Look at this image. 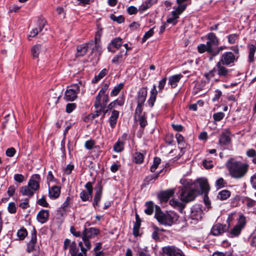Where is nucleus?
I'll return each mask as SVG.
<instances>
[{
  "instance_id": "1",
  "label": "nucleus",
  "mask_w": 256,
  "mask_h": 256,
  "mask_svg": "<svg viewBox=\"0 0 256 256\" xmlns=\"http://www.w3.org/2000/svg\"><path fill=\"white\" fill-rule=\"evenodd\" d=\"M230 175L235 179L244 178L248 172L249 165L233 158H230L226 163Z\"/></svg>"
},
{
  "instance_id": "2",
  "label": "nucleus",
  "mask_w": 256,
  "mask_h": 256,
  "mask_svg": "<svg viewBox=\"0 0 256 256\" xmlns=\"http://www.w3.org/2000/svg\"><path fill=\"white\" fill-rule=\"evenodd\" d=\"M40 176L38 174L32 175L28 180L26 186H22L20 188V192L28 198L32 197L35 192L40 188Z\"/></svg>"
},
{
  "instance_id": "3",
  "label": "nucleus",
  "mask_w": 256,
  "mask_h": 256,
  "mask_svg": "<svg viewBox=\"0 0 256 256\" xmlns=\"http://www.w3.org/2000/svg\"><path fill=\"white\" fill-rule=\"evenodd\" d=\"M154 217L158 222L166 226H172L178 220V216L174 212H163L160 207L156 206L155 207Z\"/></svg>"
},
{
  "instance_id": "4",
  "label": "nucleus",
  "mask_w": 256,
  "mask_h": 256,
  "mask_svg": "<svg viewBox=\"0 0 256 256\" xmlns=\"http://www.w3.org/2000/svg\"><path fill=\"white\" fill-rule=\"evenodd\" d=\"M180 182L182 185L181 188H178L180 200L184 202H190L192 200V180L184 177Z\"/></svg>"
},
{
  "instance_id": "5",
  "label": "nucleus",
  "mask_w": 256,
  "mask_h": 256,
  "mask_svg": "<svg viewBox=\"0 0 256 256\" xmlns=\"http://www.w3.org/2000/svg\"><path fill=\"white\" fill-rule=\"evenodd\" d=\"M193 185L194 188H193V195L194 192H198L199 194L203 193H208L210 190V186L208 184V180L204 178H200L193 182Z\"/></svg>"
},
{
  "instance_id": "6",
  "label": "nucleus",
  "mask_w": 256,
  "mask_h": 256,
  "mask_svg": "<svg viewBox=\"0 0 256 256\" xmlns=\"http://www.w3.org/2000/svg\"><path fill=\"white\" fill-rule=\"evenodd\" d=\"M100 230L96 228H85L82 232V240L85 246L91 248V244L89 240L98 235Z\"/></svg>"
},
{
  "instance_id": "7",
  "label": "nucleus",
  "mask_w": 256,
  "mask_h": 256,
  "mask_svg": "<svg viewBox=\"0 0 256 256\" xmlns=\"http://www.w3.org/2000/svg\"><path fill=\"white\" fill-rule=\"evenodd\" d=\"M80 85L82 83L80 82L68 86L65 92L64 99L66 101L74 100L80 92Z\"/></svg>"
},
{
  "instance_id": "8",
  "label": "nucleus",
  "mask_w": 256,
  "mask_h": 256,
  "mask_svg": "<svg viewBox=\"0 0 256 256\" xmlns=\"http://www.w3.org/2000/svg\"><path fill=\"white\" fill-rule=\"evenodd\" d=\"M246 224V218L243 215H240L238 220V223L230 231L231 238L238 236Z\"/></svg>"
},
{
  "instance_id": "9",
  "label": "nucleus",
  "mask_w": 256,
  "mask_h": 256,
  "mask_svg": "<svg viewBox=\"0 0 256 256\" xmlns=\"http://www.w3.org/2000/svg\"><path fill=\"white\" fill-rule=\"evenodd\" d=\"M224 65L221 62H218L216 64L217 69L214 68L207 74L206 77L208 78H212L214 76V74L216 72L219 76H226L228 72V70Z\"/></svg>"
},
{
  "instance_id": "10",
  "label": "nucleus",
  "mask_w": 256,
  "mask_h": 256,
  "mask_svg": "<svg viewBox=\"0 0 256 256\" xmlns=\"http://www.w3.org/2000/svg\"><path fill=\"white\" fill-rule=\"evenodd\" d=\"M208 41L206 43L208 48V52L210 54L213 49L218 46L220 41L214 32H210L206 36Z\"/></svg>"
},
{
  "instance_id": "11",
  "label": "nucleus",
  "mask_w": 256,
  "mask_h": 256,
  "mask_svg": "<svg viewBox=\"0 0 256 256\" xmlns=\"http://www.w3.org/2000/svg\"><path fill=\"white\" fill-rule=\"evenodd\" d=\"M238 56H236L231 52H224L221 56L220 62L223 64L230 66L237 60Z\"/></svg>"
},
{
  "instance_id": "12",
  "label": "nucleus",
  "mask_w": 256,
  "mask_h": 256,
  "mask_svg": "<svg viewBox=\"0 0 256 256\" xmlns=\"http://www.w3.org/2000/svg\"><path fill=\"white\" fill-rule=\"evenodd\" d=\"M87 44L88 51H90L91 54L94 53L96 56L98 57L101 55L102 50L100 42L92 40L88 42Z\"/></svg>"
},
{
  "instance_id": "13",
  "label": "nucleus",
  "mask_w": 256,
  "mask_h": 256,
  "mask_svg": "<svg viewBox=\"0 0 256 256\" xmlns=\"http://www.w3.org/2000/svg\"><path fill=\"white\" fill-rule=\"evenodd\" d=\"M36 232L34 228L31 232L30 240L27 244L26 252L28 253H30L36 250Z\"/></svg>"
},
{
  "instance_id": "14",
  "label": "nucleus",
  "mask_w": 256,
  "mask_h": 256,
  "mask_svg": "<svg viewBox=\"0 0 256 256\" xmlns=\"http://www.w3.org/2000/svg\"><path fill=\"white\" fill-rule=\"evenodd\" d=\"M163 252L166 256H184L180 250L174 246L163 248Z\"/></svg>"
},
{
  "instance_id": "15",
  "label": "nucleus",
  "mask_w": 256,
  "mask_h": 256,
  "mask_svg": "<svg viewBox=\"0 0 256 256\" xmlns=\"http://www.w3.org/2000/svg\"><path fill=\"white\" fill-rule=\"evenodd\" d=\"M175 189H169L160 192L158 197L161 202H166L174 194Z\"/></svg>"
},
{
  "instance_id": "16",
  "label": "nucleus",
  "mask_w": 256,
  "mask_h": 256,
  "mask_svg": "<svg viewBox=\"0 0 256 256\" xmlns=\"http://www.w3.org/2000/svg\"><path fill=\"white\" fill-rule=\"evenodd\" d=\"M122 44V39L120 38H116L112 40L108 46V52H115L116 50L119 49Z\"/></svg>"
},
{
  "instance_id": "17",
  "label": "nucleus",
  "mask_w": 256,
  "mask_h": 256,
  "mask_svg": "<svg viewBox=\"0 0 256 256\" xmlns=\"http://www.w3.org/2000/svg\"><path fill=\"white\" fill-rule=\"evenodd\" d=\"M148 88L146 87H142L138 90L136 97L137 104H144L147 96Z\"/></svg>"
},
{
  "instance_id": "18",
  "label": "nucleus",
  "mask_w": 256,
  "mask_h": 256,
  "mask_svg": "<svg viewBox=\"0 0 256 256\" xmlns=\"http://www.w3.org/2000/svg\"><path fill=\"white\" fill-rule=\"evenodd\" d=\"M227 229L226 225L224 226L218 223L212 226L211 230V234L214 236H217L223 234Z\"/></svg>"
},
{
  "instance_id": "19",
  "label": "nucleus",
  "mask_w": 256,
  "mask_h": 256,
  "mask_svg": "<svg viewBox=\"0 0 256 256\" xmlns=\"http://www.w3.org/2000/svg\"><path fill=\"white\" fill-rule=\"evenodd\" d=\"M230 142V132L228 130L222 132L219 138V144L222 146H228Z\"/></svg>"
},
{
  "instance_id": "20",
  "label": "nucleus",
  "mask_w": 256,
  "mask_h": 256,
  "mask_svg": "<svg viewBox=\"0 0 256 256\" xmlns=\"http://www.w3.org/2000/svg\"><path fill=\"white\" fill-rule=\"evenodd\" d=\"M60 95L56 94L54 90L50 92V96L48 100L49 105L55 106L59 102Z\"/></svg>"
},
{
  "instance_id": "21",
  "label": "nucleus",
  "mask_w": 256,
  "mask_h": 256,
  "mask_svg": "<svg viewBox=\"0 0 256 256\" xmlns=\"http://www.w3.org/2000/svg\"><path fill=\"white\" fill-rule=\"evenodd\" d=\"M150 92V96L147 101V104L150 107L152 108L156 100V96L158 94V91L156 89V85L153 86V87L152 88Z\"/></svg>"
},
{
  "instance_id": "22",
  "label": "nucleus",
  "mask_w": 256,
  "mask_h": 256,
  "mask_svg": "<svg viewBox=\"0 0 256 256\" xmlns=\"http://www.w3.org/2000/svg\"><path fill=\"white\" fill-rule=\"evenodd\" d=\"M119 114V112L116 110H112V111L111 116L109 118L108 122L112 129L115 128L116 126Z\"/></svg>"
},
{
  "instance_id": "23",
  "label": "nucleus",
  "mask_w": 256,
  "mask_h": 256,
  "mask_svg": "<svg viewBox=\"0 0 256 256\" xmlns=\"http://www.w3.org/2000/svg\"><path fill=\"white\" fill-rule=\"evenodd\" d=\"M102 186L100 184L98 185L96 189V193L94 198L93 205L99 206L98 203L100 200L102 196Z\"/></svg>"
},
{
  "instance_id": "24",
  "label": "nucleus",
  "mask_w": 256,
  "mask_h": 256,
  "mask_svg": "<svg viewBox=\"0 0 256 256\" xmlns=\"http://www.w3.org/2000/svg\"><path fill=\"white\" fill-rule=\"evenodd\" d=\"M48 210H43L39 212L36 218L38 222L41 224H44L48 220Z\"/></svg>"
},
{
  "instance_id": "25",
  "label": "nucleus",
  "mask_w": 256,
  "mask_h": 256,
  "mask_svg": "<svg viewBox=\"0 0 256 256\" xmlns=\"http://www.w3.org/2000/svg\"><path fill=\"white\" fill-rule=\"evenodd\" d=\"M194 209V211L193 210V224H196L202 220L203 212L202 210L198 206H195Z\"/></svg>"
},
{
  "instance_id": "26",
  "label": "nucleus",
  "mask_w": 256,
  "mask_h": 256,
  "mask_svg": "<svg viewBox=\"0 0 256 256\" xmlns=\"http://www.w3.org/2000/svg\"><path fill=\"white\" fill-rule=\"evenodd\" d=\"M182 77V75L181 74H175L170 76L168 78V84L172 88H175Z\"/></svg>"
},
{
  "instance_id": "27",
  "label": "nucleus",
  "mask_w": 256,
  "mask_h": 256,
  "mask_svg": "<svg viewBox=\"0 0 256 256\" xmlns=\"http://www.w3.org/2000/svg\"><path fill=\"white\" fill-rule=\"evenodd\" d=\"M109 101V96L108 95H104L100 96L99 98V101L98 103H97V96L96 98V101L94 104V106L95 108H99L100 107H102V106H106L107 103Z\"/></svg>"
},
{
  "instance_id": "28",
  "label": "nucleus",
  "mask_w": 256,
  "mask_h": 256,
  "mask_svg": "<svg viewBox=\"0 0 256 256\" xmlns=\"http://www.w3.org/2000/svg\"><path fill=\"white\" fill-rule=\"evenodd\" d=\"M60 193V188L58 186H53L49 190V196L50 198H58Z\"/></svg>"
},
{
  "instance_id": "29",
  "label": "nucleus",
  "mask_w": 256,
  "mask_h": 256,
  "mask_svg": "<svg viewBox=\"0 0 256 256\" xmlns=\"http://www.w3.org/2000/svg\"><path fill=\"white\" fill-rule=\"evenodd\" d=\"M141 224V220L138 215L136 214V222L134 224L133 227V234L135 236H139V230Z\"/></svg>"
},
{
  "instance_id": "30",
  "label": "nucleus",
  "mask_w": 256,
  "mask_h": 256,
  "mask_svg": "<svg viewBox=\"0 0 256 256\" xmlns=\"http://www.w3.org/2000/svg\"><path fill=\"white\" fill-rule=\"evenodd\" d=\"M169 203L174 208L178 210L181 212H182V210L185 206L184 204L175 199H172L170 200Z\"/></svg>"
},
{
  "instance_id": "31",
  "label": "nucleus",
  "mask_w": 256,
  "mask_h": 256,
  "mask_svg": "<svg viewBox=\"0 0 256 256\" xmlns=\"http://www.w3.org/2000/svg\"><path fill=\"white\" fill-rule=\"evenodd\" d=\"M158 0H146L139 8V10L140 12H143L146 10L147 9L150 8L152 4L156 3Z\"/></svg>"
},
{
  "instance_id": "32",
  "label": "nucleus",
  "mask_w": 256,
  "mask_h": 256,
  "mask_svg": "<svg viewBox=\"0 0 256 256\" xmlns=\"http://www.w3.org/2000/svg\"><path fill=\"white\" fill-rule=\"evenodd\" d=\"M88 51L87 44L78 46L77 47V53L76 56H84Z\"/></svg>"
},
{
  "instance_id": "33",
  "label": "nucleus",
  "mask_w": 256,
  "mask_h": 256,
  "mask_svg": "<svg viewBox=\"0 0 256 256\" xmlns=\"http://www.w3.org/2000/svg\"><path fill=\"white\" fill-rule=\"evenodd\" d=\"M78 249L76 248V244L74 242H72L70 249V253L71 256H79V255L80 256H86V255L80 252L78 254Z\"/></svg>"
},
{
  "instance_id": "34",
  "label": "nucleus",
  "mask_w": 256,
  "mask_h": 256,
  "mask_svg": "<svg viewBox=\"0 0 256 256\" xmlns=\"http://www.w3.org/2000/svg\"><path fill=\"white\" fill-rule=\"evenodd\" d=\"M187 5H178V8L172 12V17L177 19L178 16L181 14L186 8Z\"/></svg>"
},
{
  "instance_id": "35",
  "label": "nucleus",
  "mask_w": 256,
  "mask_h": 256,
  "mask_svg": "<svg viewBox=\"0 0 256 256\" xmlns=\"http://www.w3.org/2000/svg\"><path fill=\"white\" fill-rule=\"evenodd\" d=\"M163 170H160L157 174H154L146 176L144 180L145 184H148L150 182H152L156 180L159 176L160 174L162 172Z\"/></svg>"
},
{
  "instance_id": "36",
  "label": "nucleus",
  "mask_w": 256,
  "mask_h": 256,
  "mask_svg": "<svg viewBox=\"0 0 256 256\" xmlns=\"http://www.w3.org/2000/svg\"><path fill=\"white\" fill-rule=\"evenodd\" d=\"M156 206H154V203L152 201L146 202V208L144 210L145 213L148 215H151L153 213Z\"/></svg>"
},
{
  "instance_id": "37",
  "label": "nucleus",
  "mask_w": 256,
  "mask_h": 256,
  "mask_svg": "<svg viewBox=\"0 0 256 256\" xmlns=\"http://www.w3.org/2000/svg\"><path fill=\"white\" fill-rule=\"evenodd\" d=\"M230 192L228 190H222L218 192V198L222 200H224L230 198Z\"/></svg>"
},
{
  "instance_id": "38",
  "label": "nucleus",
  "mask_w": 256,
  "mask_h": 256,
  "mask_svg": "<svg viewBox=\"0 0 256 256\" xmlns=\"http://www.w3.org/2000/svg\"><path fill=\"white\" fill-rule=\"evenodd\" d=\"M124 100L123 98L116 99L111 102L108 106V108L110 109H112L116 107L117 106H122L124 104Z\"/></svg>"
},
{
  "instance_id": "39",
  "label": "nucleus",
  "mask_w": 256,
  "mask_h": 256,
  "mask_svg": "<svg viewBox=\"0 0 256 256\" xmlns=\"http://www.w3.org/2000/svg\"><path fill=\"white\" fill-rule=\"evenodd\" d=\"M42 46L40 44H36L32 46L31 49L32 54L34 58L38 57V55L41 52Z\"/></svg>"
},
{
  "instance_id": "40",
  "label": "nucleus",
  "mask_w": 256,
  "mask_h": 256,
  "mask_svg": "<svg viewBox=\"0 0 256 256\" xmlns=\"http://www.w3.org/2000/svg\"><path fill=\"white\" fill-rule=\"evenodd\" d=\"M124 86V84L122 82L116 86L110 92V96H116L120 93V91L123 88Z\"/></svg>"
},
{
  "instance_id": "41",
  "label": "nucleus",
  "mask_w": 256,
  "mask_h": 256,
  "mask_svg": "<svg viewBox=\"0 0 256 256\" xmlns=\"http://www.w3.org/2000/svg\"><path fill=\"white\" fill-rule=\"evenodd\" d=\"M108 72L106 69H103L100 72L98 76H95V77L92 79V83H96L98 81L104 77L108 74Z\"/></svg>"
},
{
  "instance_id": "42",
  "label": "nucleus",
  "mask_w": 256,
  "mask_h": 256,
  "mask_svg": "<svg viewBox=\"0 0 256 256\" xmlns=\"http://www.w3.org/2000/svg\"><path fill=\"white\" fill-rule=\"evenodd\" d=\"M249 54L248 60L250 62H252L254 59V54L256 50V47L254 44L250 45L248 46Z\"/></svg>"
},
{
  "instance_id": "43",
  "label": "nucleus",
  "mask_w": 256,
  "mask_h": 256,
  "mask_svg": "<svg viewBox=\"0 0 256 256\" xmlns=\"http://www.w3.org/2000/svg\"><path fill=\"white\" fill-rule=\"evenodd\" d=\"M144 159V154L143 153L136 152L134 154V161L136 164H142Z\"/></svg>"
},
{
  "instance_id": "44",
  "label": "nucleus",
  "mask_w": 256,
  "mask_h": 256,
  "mask_svg": "<svg viewBox=\"0 0 256 256\" xmlns=\"http://www.w3.org/2000/svg\"><path fill=\"white\" fill-rule=\"evenodd\" d=\"M144 104H137V106L134 112V119L137 120V117L142 116V113L143 110V106Z\"/></svg>"
},
{
  "instance_id": "45",
  "label": "nucleus",
  "mask_w": 256,
  "mask_h": 256,
  "mask_svg": "<svg viewBox=\"0 0 256 256\" xmlns=\"http://www.w3.org/2000/svg\"><path fill=\"white\" fill-rule=\"evenodd\" d=\"M226 48V46H220L219 47H218L217 46L215 47L213 49L212 52H211L210 54L211 56L210 59H212V57L216 56L220 52V51L223 50Z\"/></svg>"
},
{
  "instance_id": "46",
  "label": "nucleus",
  "mask_w": 256,
  "mask_h": 256,
  "mask_svg": "<svg viewBox=\"0 0 256 256\" xmlns=\"http://www.w3.org/2000/svg\"><path fill=\"white\" fill-rule=\"evenodd\" d=\"M28 235L26 230L22 227L17 232V236L18 237L20 240H24L26 236Z\"/></svg>"
},
{
  "instance_id": "47",
  "label": "nucleus",
  "mask_w": 256,
  "mask_h": 256,
  "mask_svg": "<svg viewBox=\"0 0 256 256\" xmlns=\"http://www.w3.org/2000/svg\"><path fill=\"white\" fill-rule=\"evenodd\" d=\"M246 156L252 158L253 163L256 164V152L254 149L250 148L246 152Z\"/></svg>"
},
{
  "instance_id": "48",
  "label": "nucleus",
  "mask_w": 256,
  "mask_h": 256,
  "mask_svg": "<svg viewBox=\"0 0 256 256\" xmlns=\"http://www.w3.org/2000/svg\"><path fill=\"white\" fill-rule=\"evenodd\" d=\"M161 160L160 158L155 157L154 160L153 164L151 166L150 170L151 172H154L158 168V165L160 164Z\"/></svg>"
},
{
  "instance_id": "49",
  "label": "nucleus",
  "mask_w": 256,
  "mask_h": 256,
  "mask_svg": "<svg viewBox=\"0 0 256 256\" xmlns=\"http://www.w3.org/2000/svg\"><path fill=\"white\" fill-rule=\"evenodd\" d=\"M123 54L122 52L115 56L112 60V62L115 64H118L123 61Z\"/></svg>"
},
{
  "instance_id": "50",
  "label": "nucleus",
  "mask_w": 256,
  "mask_h": 256,
  "mask_svg": "<svg viewBox=\"0 0 256 256\" xmlns=\"http://www.w3.org/2000/svg\"><path fill=\"white\" fill-rule=\"evenodd\" d=\"M108 86L107 84H104V86L99 91L98 94L97 96V103H98L99 101V98L100 96H104V95H108V94H106V92L108 90Z\"/></svg>"
},
{
  "instance_id": "51",
  "label": "nucleus",
  "mask_w": 256,
  "mask_h": 256,
  "mask_svg": "<svg viewBox=\"0 0 256 256\" xmlns=\"http://www.w3.org/2000/svg\"><path fill=\"white\" fill-rule=\"evenodd\" d=\"M124 150V143L122 142L118 141L114 146V150L117 152H121Z\"/></svg>"
},
{
  "instance_id": "52",
  "label": "nucleus",
  "mask_w": 256,
  "mask_h": 256,
  "mask_svg": "<svg viewBox=\"0 0 256 256\" xmlns=\"http://www.w3.org/2000/svg\"><path fill=\"white\" fill-rule=\"evenodd\" d=\"M137 118L140 122V127L144 128L148 124L145 114H144L142 116L137 117Z\"/></svg>"
},
{
  "instance_id": "53",
  "label": "nucleus",
  "mask_w": 256,
  "mask_h": 256,
  "mask_svg": "<svg viewBox=\"0 0 256 256\" xmlns=\"http://www.w3.org/2000/svg\"><path fill=\"white\" fill-rule=\"evenodd\" d=\"M110 18L113 21L116 22L118 24L123 22L124 20V18L122 16H116L114 14H112L110 16Z\"/></svg>"
},
{
  "instance_id": "54",
  "label": "nucleus",
  "mask_w": 256,
  "mask_h": 256,
  "mask_svg": "<svg viewBox=\"0 0 256 256\" xmlns=\"http://www.w3.org/2000/svg\"><path fill=\"white\" fill-rule=\"evenodd\" d=\"M226 184V182L222 178H220L218 179L216 182V186L217 188H224Z\"/></svg>"
},
{
  "instance_id": "55",
  "label": "nucleus",
  "mask_w": 256,
  "mask_h": 256,
  "mask_svg": "<svg viewBox=\"0 0 256 256\" xmlns=\"http://www.w3.org/2000/svg\"><path fill=\"white\" fill-rule=\"evenodd\" d=\"M154 28H150L148 31L146 32L142 38V42H146L148 38L152 36L154 34Z\"/></svg>"
},
{
  "instance_id": "56",
  "label": "nucleus",
  "mask_w": 256,
  "mask_h": 256,
  "mask_svg": "<svg viewBox=\"0 0 256 256\" xmlns=\"http://www.w3.org/2000/svg\"><path fill=\"white\" fill-rule=\"evenodd\" d=\"M76 107V104L75 103H68L66 104V111L67 113L72 112Z\"/></svg>"
},
{
  "instance_id": "57",
  "label": "nucleus",
  "mask_w": 256,
  "mask_h": 256,
  "mask_svg": "<svg viewBox=\"0 0 256 256\" xmlns=\"http://www.w3.org/2000/svg\"><path fill=\"white\" fill-rule=\"evenodd\" d=\"M225 114L222 112H218L214 114L213 118L214 120L219 122L221 120L224 116Z\"/></svg>"
},
{
  "instance_id": "58",
  "label": "nucleus",
  "mask_w": 256,
  "mask_h": 256,
  "mask_svg": "<svg viewBox=\"0 0 256 256\" xmlns=\"http://www.w3.org/2000/svg\"><path fill=\"white\" fill-rule=\"evenodd\" d=\"M102 28L98 26V30L96 32L94 40L100 42V38L102 35Z\"/></svg>"
},
{
  "instance_id": "59",
  "label": "nucleus",
  "mask_w": 256,
  "mask_h": 256,
  "mask_svg": "<svg viewBox=\"0 0 256 256\" xmlns=\"http://www.w3.org/2000/svg\"><path fill=\"white\" fill-rule=\"evenodd\" d=\"M153 228H154V232H152V238L155 240L159 239V238H159V232H160L159 228H158L156 226H154L153 227Z\"/></svg>"
},
{
  "instance_id": "60",
  "label": "nucleus",
  "mask_w": 256,
  "mask_h": 256,
  "mask_svg": "<svg viewBox=\"0 0 256 256\" xmlns=\"http://www.w3.org/2000/svg\"><path fill=\"white\" fill-rule=\"evenodd\" d=\"M238 38V36L236 34H231L228 36V42L230 44L235 43L236 40Z\"/></svg>"
},
{
  "instance_id": "61",
  "label": "nucleus",
  "mask_w": 256,
  "mask_h": 256,
  "mask_svg": "<svg viewBox=\"0 0 256 256\" xmlns=\"http://www.w3.org/2000/svg\"><path fill=\"white\" fill-rule=\"evenodd\" d=\"M8 212L10 214L16 213V208L15 204L14 202H10L8 204Z\"/></svg>"
},
{
  "instance_id": "62",
  "label": "nucleus",
  "mask_w": 256,
  "mask_h": 256,
  "mask_svg": "<svg viewBox=\"0 0 256 256\" xmlns=\"http://www.w3.org/2000/svg\"><path fill=\"white\" fill-rule=\"evenodd\" d=\"M95 144V142L94 140H88L84 144V147L88 150H92Z\"/></svg>"
},
{
  "instance_id": "63",
  "label": "nucleus",
  "mask_w": 256,
  "mask_h": 256,
  "mask_svg": "<svg viewBox=\"0 0 256 256\" xmlns=\"http://www.w3.org/2000/svg\"><path fill=\"white\" fill-rule=\"evenodd\" d=\"M202 165L206 169H210L213 168L214 165L212 160L208 161L204 160L202 162Z\"/></svg>"
},
{
  "instance_id": "64",
  "label": "nucleus",
  "mask_w": 256,
  "mask_h": 256,
  "mask_svg": "<svg viewBox=\"0 0 256 256\" xmlns=\"http://www.w3.org/2000/svg\"><path fill=\"white\" fill-rule=\"evenodd\" d=\"M80 196L83 202L87 201L89 199L88 194L85 190H82L80 194Z\"/></svg>"
}]
</instances>
